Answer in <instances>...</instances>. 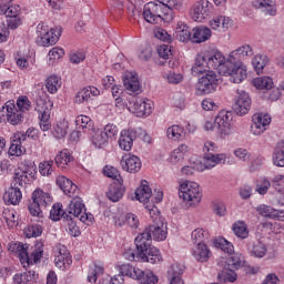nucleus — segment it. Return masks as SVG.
I'll list each match as a JSON object with an SVG mask.
<instances>
[{
	"label": "nucleus",
	"mask_w": 284,
	"mask_h": 284,
	"mask_svg": "<svg viewBox=\"0 0 284 284\" xmlns=\"http://www.w3.org/2000/svg\"><path fill=\"white\" fill-rule=\"evenodd\" d=\"M207 70H216L222 75L227 72L226 58L223 52L212 50L197 54L192 67V74H203Z\"/></svg>",
	"instance_id": "obj_1"
},
{
	"label": "nucleus",
	"mask_w": 284,
	"mask_h": 284,
	"mask_svg": "<svg viewBox=\"0 0 284 284\" xmlns=\"http://www.w3.org/2000/svg\"><path fill=\"white\" fill-rule=\"evenodd\" d=\"M32 179H34L33 168L26 166L24 169L16 170L11 187L3 195L6 203L9 205H19L21 199H23V194L19 187H26Z\"/></svg>",
	"instance_id": "obj_2"
},
{
	"label": "nucleus",
	"mask_w": 284,
	"mask_h": 284,
	"mask_svg": "<svg viewBox=\"0 0 284 284\" xmlns=\"http://www.w3.org/2000/svg\"><path fill=\"white\" fill-rule=\"evenodd\" d=\"M135 247L136 258L143 263H151V265L163 263V255L158 247L152 246V234L146 229L135 237Z\"/></svg>",
	"instance_id": "obj_3"
},
{
	"label": "nucleus",
	"mask_w": 284,
	"mask_h": 284,
	"mask_svg": "<svg viewBox=\"0 0 284 284\" xmlns=\"http://www.w3.org/2000/svg\"><path fill=\"white\" fill-rule=\"evenodd\" d=\"M10 250L16 252L20 258V263L22 265L27 263L28 266L33 265V263H39L43 257V244L38 243L33 248H31V253L28 252V244L21 243H12L10 244Z\"/></svg>",
	"instance_id": "obj_4"
},
{
	"label": "nucleus",
	"mask_w": 284,
	"mask_h": 284,
	"mask_svg": "<svg viewBox=\"0 0 284 284\" xmlns=\"http://www.w3.org/2000/svg\"><path fill=\"white\" fill-rule=\"evenodd\" d=\"M148 211L152 224H150L146 230L149 234H151V239H154L155 241H165L168 239V223H165V219L161 216V212H159L156 206H152V209H148Z\"/></svg>",
	"instance_id": "obj_5"
},
{
	"label": "nucleus",
	"mask_w": 284,
	"mask_h": 284,
	"mask_svg": "<svg viewBox=\"0 0 284 284\" xmlns=\"http://www.w3.org/2000/svg\"><path fill=\"white\" fill-rule=\"evenodd\" d=\"M165 17L172 19V10H170V8L162 1L149 2L144 6L143 18L148 23L156 24L159 21H163Z\"/></svg>",
	"instance_id": "obj_6"
},
{
	"label": "nucleus",
	"mask_w": 284,
	"mask_h": 284,
	"mask_svg": "<svg viewBox=\"0 0 284 284\" xmlns=\"http://www.w3.org/2000/svg\"><path fill=\"white\" fill-rule=\"evenodd\" d=\"M31 201L29 204L30 215L43 219V211L52 205V195L41 189H36L31 194Z\"/></svg>",
	"instance_id": "obj_7"
},
{
	"label": "nucleus",
	"mask_w": 284,
	"mask_h": 284,
	"mask_svg": "<svg viewBox=\"0 0 284 284\" xmlns=\"http://www.w3.org/2000/svg\"><path fill=\"white\" fill-rule=\"evenodd\" d=\"M274 187L276 194V201L278 205H284V175H275L272 181L264 178L262 182L257 183L256 192L261 195L267 194V190Z\"/></svg>",
	"instance_id": "obj_8"
},
{
	"label": "nucleus",
	"mask_w": 284,
	"mask_h": 284,
	"mask_svg": "<svg viewBox=\"0 0 284 284\" xmlns=\"http://www.w3.org/2000/svg\"><path fill=\"white\" fill-rule=\"evenodd\" d=\"M204 158L202 161V165L204 170H212V168H216V165H221V163H225L227 156L223 153L214 154L216 152V144L211 141H206L203 146Z\"/></svg>",
	"instance_id": "obj_9"
},
{
	"label": "nucleus",
	"mask_w": 284,
	"mask_h": 284,
	"mask_svg": "<svg viewBox=\"0 0 284 284\" xmlns=\"http://www.w3.org/2000/svg\"><path fill=\"white\" fill-rule=\"evenodd\" d=\"M179 196L183 199V201H187L189 205H196L201 203L203 193L201 192L199 183L186 181L180 185Z\"/></svg>",
	"instance_id": "obj_10"
},
{
	"label": "nucleus",
	"mask_w": 284,
	"mask_h": 284,
	"mask_svg": "<svg viewBox=\"0 0 284 284\" xmlns=\"http://www.w3.org/2000/svg\"><path fill=\"white\" fill-rule=\"evenodd\" d=\"M37 33V43L44 48H50V45H55L59 41V38L61 37V28L50 30L48 27L43 26V23H39Z\"/></svg>",
	"instance_id": "obj_11"
},
{
	"label": "nucleus",
	"mask_w": 284,
	"mask_h": 284,
	"mask_svg": "<svg viewBox=\"0 0 284 284\" xmlns=\"http://www.w3.org/2000/svg\"><path fill=\"white\" fill-rule=\"evenodd\" d=\"M216 88H219V75L214 71H207L204 75H202L196 85V94H213L216 92Z\"/></svg>",
	"instance_id": "obj_12"
},
{
	"label": "nucleus",
	"mask_w": 284,
	"mask_h": 284,
	"mask_svg": "<svg viewBox=\"0 0 284 284\" xmlns=\"http://www.w3.org/2000/svg\"><path fill=\"white\" fill-rule=\"evenodd\" d=\"M68 214L72 215L74 219H79L82 223H92V221H94V215L85 213V204H83V200L79 196L71 200Z\"/></svg>",
	"instance_id": "obj_13"
},
{
	"label": "nucleus",
	"mask_w": 284,
	"mask_h": 284,
	"mask_svg": "<svg viewBox=\"0 0 284 284\" xmlns=\"http://www.w3.org/2000/svg\"><path fill=\"white\" fill-rule=\"evenodd\" d=\"M128 110L132 114H135V116H150L152 114V101H145L142 98L133 95L129 99Z\"/></svg>",
	"instance_id": "obj_14"
},
{
	"label": "nucleus",
	"mask_w": 284,
	"mask_h": 284,
	"mask_svg": "<svg viewBox=\"0 0 284 284\" xmlns=\"http://www.w3.org/2000/svg\"><path fill=\"white\" fill-rule=\"evenodd\" d=\"M232 112L230 111H220L216 115L214 123L215 130L220 134L221 139H225V136H230L232 134Z\"/></svg>",
	"instance_id": "obj_15"
},
{
	"label": "nucleus",
	"mask_w": 284,
	"mask_h": 284,
	"mask_svg": "<svg viewBox=\"0 0 284 284\" xmlns=\"http://www.w3.org/2000/svg\"><path fill=\"white\" fill-rule=\"evenodd\" d=\"M213 8L214 6L209 0L196 1L191 9L193 21H197V23H203L205 19H210V17L212 16Z\"/></svg>",
	"instance_id": "obj_16"
},
{
	"label": "nucleus",
	"mask_w": 284,
	"mask_h": 284,
	"mask_svg": "<svg viewBox=\"0 0 284 284\" xmlns=\"http://www.w3.org/2000/svg\"><path fill=\"white\" fill-rule=\"evenodd\" d=\"M0 119L1 121H8L11 125H19L23 121V115L21 111L17 110V105L12 101H8L0 109Z\"/></svg>",
	"instance_id": "obj_17"
},
{
	"label": "nucleus",
	"mask_w": 284,
	"mask_h": 284,
	"mask_svg": "<svg viewBox=\"0 0 284 284\" xmlns=\"http://www.w3.org/2000/svg\"><path fill=\"white\" fill-rule=\"evenodd\" d=\"M250 108H252V99H250V94L243 90H237L233 104L234 112L240 116H243L250 112Z\"/></svg>",
	"instance_id": "obj_18"
},
{
	"label": "nucleus",
	"mask_w": 284,
	"mask_h": 284,
	"mask_svg": "<svg viewBox=\"0 0 284 284\" xmlns=\"http://www.w3.org/2000/svg\"><path fill=\"white\" fill-rule=\"evenodd\" d=\"M50 110H52V103L45 102L44 100L37 102V111L40 114V130L42 132H48L52 128V123H50Z\"/></svg>",
	"instance_id": "obj_19"
},
{
	"label": "nucleus",
	"mask_w": 284,
	"mask_h": 284,
	"mask_svg": "<svg viewBox=\"0 0 284 284\" xmlns=\"http://www.w3.org/2000/svg\"><path fill=\"white\" fill-rule=\"evenodd\" d=\"M222 77H230L232 83H243L247 79V65L239 64L234 67H226V72Z\"/></svg>",
	"instance_id": "obj_20"
},
{
	"label": "nucleus",
	"mask_w": 284,
	"mask_h": 284,
	"mask_svg": "<svg viewBox=\"0 0 284 284\" xmlns=\"http://www.w3.org/2000/svg\"><path fill=\"white\" fill-rule=\"evenodd\" d=\"M253 124L251 125L252 134L255 136H261L265 130H267V125L272 123V118L267 114L257 113L252 118Z\"/></svg>",
	"instance_id": "obj_21"
},
{
	"label": "nucleus",
	"mask_w": 284,
	"mask_h": 284,
	"mask_svg": "<svg viewBox=\"0 0 284 284\" xmlns=\"http://www.w3.org/2000/svg\"><path fill=\"white\" fill-rule=\"evenodd\" d=\"M21 11V7L14 6L10 9L3 10L0 9V14H4L7 17L8 28L11 30H17L21 26V19L19 18V12Z\"/></svg>",
	"instance_id": "obj_22"
},
{
	"label": "nucleus",
	"mask_w": 284,
	"mask_h": 284,
	"mask_svg": "<svg viewBox=\"0 0 284 284\" xmlns=\"http://www.w3.org/2000/svg\"><path fill=\"white\" fill-rule=\"evenodd\" d=\"M139 136V132L135 129L123 130L120 133L119 145L121 150L130 152L132 145H134V140Z\"/></svg>",
	"instance_id": "obj_23"
},
{
	"label": "nucleus",
	"mask_w": 284,
	"mask_h": 284,
	"mask_svg": "<svg viewBox=\"0 0 284 284\" xmlns=\"http://www.w3.org/2000/svg\"><path fill=\"white\" fill-rule=\"evenodd\" d=\"M54 263L55 267H59L60 270H68V267L72 265V257L65 246L57 247Z\"/></svg>",
	"instance_id": "obj_24"
},
{
	"label": "nucleus",
	"mask_w": 284,
	"mask_h": 284,
	"mask_svg": "<svg viewBox=\"0 0 284 284\" xmlns=\"http://www.w3.org/2000/svg\"><path fill=\"white\" fill-rule=\"evenodd\" d=\"M123 85L130 95L139 94L141 92V82H139V75H136V73H125Z\"/></svg>",
	"instance_id": "obj_25"
},
{
	"label": "nucleus",
	"mask_w": 284,
	"mask_h": 284,
	"mask_svg": "<svg viewBox=\"0 0 284 284\" xmlns=\"http://www.w3.org/2000/svg\"><path fill=\"white\" fill-rule=\"evenodd\" d=\"M101 91L97 87H85L81 89L74 97V103L81 105V103H88V101H92L93 97H99Z\"/></svg>",
	"instance_id": "obj_26"
},
{
	"label": "nucleus",
	"mask_w": 284,
	"mask_h": 284,
	"mask_svg": "<svg viewBox=\"0 0 284 284\" xmlns=\"http://www.w3.org/2000/svg\"><path fill=\"white\" fill-rule=\"evenodd\" d=\"M123 194H125V186H123V179H119L114 181L106 192V196L113 203H116L123 199Z\"/></svg>",
	"instance_id": "obj_27"
},
{
	"label": "nucleus",
	"mask_w": 284,
	"mask_h": 284,
	"mask_svg": "<svg viewBox=\"0 0 284 284\" xmlns=\"http://www.w3.org/2000/svg\"><path fill=\"white\" fill-rule=\"evenodd\" d=\"M120 163L122 170L131 174H136L141 170V159L136 155H124Z\"/></svg>",
	"instance_id": "obj_28"
},
{
	"label": "nucleus",
	"mask_w": 284,
	"mask_h": 284,
	"mask_svg": "<svg viewBox=\"0 0 284 284\" xmlns=\"http://www.w3.org/2000/svg\"><path fill=\"white\" fill-rule=\"evenodd\" d=\"M185 272V266L183 264L174 263L168 268L166 278L170 284H183V273Z\"/></svg>",
	"instance_id": "obj_29"
},
{
	"label": "nucleus",
	"mask_w": 284,
	"mask_h": 284,
	"mask_svg": "<svg viewBox=\"0 0 284 284\" xmlns=\"http://www.w3.org/2000/svg\"><path fill=\"white\" fill-rule=\"evenodd\" d=\"M55 183L67 196H74V194H79V186L63 175H59L55 179Z\"/></svg>",
	"instance_id": "obj_30"
},
{
	"label": "nucleus",
	"mask_w": 284,
	"mask_h": 284,
	"mask_svg": "<svg viewBox=\"0 0 284 284\" xmlns=\"http://www.w3.org/2000/svg\"><path fill=\"white\" fill-rule=\"evenodd\" d=\"M23 143H26V141L23 140V134L14 133L11 138L9 154L11 156H22V154H26V148H23Z\"/></svg>",
	"instance_id": "obj_31"
},
{
	"label": "nucleus",
	"mask_w": 284,
	"mask_h": 284,
	"mask_svg": "<svg viewBox=\"0 0 284 284\" xmlns=\"http://www.w3.org/2000/svg\"><path fill=\"white\" fill-rule=\"evenodd\" d=\"M192 32L191 41L193 43H205L212 37V30L203 26L193 28Z\"/></svg>",
	"instance_id": "obj_32"
},
{
	"label": "nucleus",
	"mask_w": 284,
	"mask_h": 284,
	"mask_svg": "<svg viewBox=\"0 0 284 284\" xmlns=\"http://www.w3.org/2000/svg\"><path fill=\"white\" fill-rule=\"evenodd\" d=\"M174 37L178 41L187 43V41H192V29L185 22H178Z\"/></svg>",
	"instance_id": "obj_33"
},
{
	"label": "nucleus",
	"mask_w": 284,
	"mask_h": 284,
	"mask_svg": "<svg viewBox=\"0 0 284 284\" xmlns=\"http://www.w3.org/2000/svg\"><path fill=\"white\" fill-rule=\"evenodd\" d=\"M253 6L270 17L276 16V0H255Z\"/></svg>",
	"instance_id": "obj_34"
},
{
	"label": "nucleus",
	"mask_w": 284,
	"mask_h": 284,
	"mask_svg": "<svg viewBox=\"0 0 284 284\" xmlns=\"http://www.w3.org/2000/svg\"><path fill=\"white\" fill-rule=\"evenodd\" d=\"M256 212L264 217L267 219H277V221H284V212L283 211H277L272 209V206H267L265 204H261L260 206L256 207Z\"/></svg>",
	"instance_id": "obj_35"
},
{
	"label": "nucleus",
	"mask_w": 284,
	"mask_h": 284,
	"mask_svg": "<svg viewBox=\"0 0 284 284\" xmlns=\"http://www.w3.org/2000/svg\"><path fill=\"white\" fill-rule=\"evenodd\" d=\"M212 253L210 252V248L206 244H196L192 252V256L199 263H207Z\"/></svg>",
	"instance_id": "obj_36"
},
{
	"label": "nucleus",
	"mask_w": 284,
	"mask_h": 284,
	"mask_svg": "<svg viewBox=\"0 0 284 284\" xmlns=\"http://www.w3.org/2000/svg\"><path fill=\"white\" fill-rule=\"evenodd\" d=\"M135 199L140 203H148L152 199V189L148 185V181H142L141 185L135 190Z\"/></svg>",
	"instance_id": "obj_37"
},
{
	"label": "nucleus",
	"mask_w": 284,
	"mask_h": 284,
	"mask_svg": "<svg viewBox=\"0 0 284 284\" xmlns=\"http://www.w3.org/2000/svg\"><path fill=\"white\" fill-rule=\"evenodd\" d=\"M135 281L141 284H156L159 283V276L152 271H143L139 268V271H136Z\"/></svg>",
	"instance_id": "obj_38"
},
{
	"label": "nucleus",
	"mask_w": 284,
	"mask_h": 284,
	"mask_svg": "<svg viewBox=\"0 0 284 284\" xmlns=\"http://www.w3.org/2000/svg\"><path fill=\"white\" fill-rule=\"evenodd\" d=\"M39 278L36 271L29 270L24 273L16 274L13 276V284H32Z\"/></svg>",
	"instance_id": "obj_39"
},
{
	"label": "nucleus",
	"mask_w": 284,
	"mask_h": 284,
	"mask_svg": "<svg viewBox=\"0 0 284 284\" xmlns=\"http://www.w3.org/2000/svg\"><path fill=\"white\" fill-rule=\"evenodd\" d=\"M210 26L212 30H217L221 32L223 30H227V28L232 26V20L227 17L219 16L210 21Z\"/></svg>",
	"instance_id": "obj_40"
},
{
	"label": "nucleus",
	"mask_w": 284,
	"mask_h": 284,
	"mask_svg": "<svg viewBox=\"0 0 284 284\" xmlns=\"http://www.w3.org/2000/svg\"><path fill=\"white\" fill-rule=\"evenodd\" d=\"M248 252L254 258H263L267 254V246L262 242L255 241L248 245Z\"/></svg>",
	"instance_id": "obj_41"
},
{
	"label": "nucleus",
	"mask_w": 284,
	"mask_h": 284,
	"mask_svg": "<svg viewBox=\"0 0 284 284\" xmlns=\"http://www.w3.org/2000/svg\"><path fill=\"white\" fill-rule=\"evenodd\" d=\"M55 165L58 168H61V170H65L70 163H72L73 158L72 154H70V151L68 149L62 150L54 159Z\"/></svg>",
	"instance_id": "obj_42"
},
{
	"label": "nucleus",
	"mask_w": 284,
	"mask_h": 284,
	"mask_svg": "<svg viewBox=\"0 0 284 284\" xmlns=\"http://www.w3.org/2000/svg\"><path fill=\"white\" fill-rule=\"evenodd\" d=\"M187 152V145L181 144L178 149H175L170 156V163L176 165V163H181L183 159H185V153Z\"/></svg>",
	"instance_id": "obj_43"
},
{
	"label": "nucleus",
	"mask_w": 284,
	"mask_h": 284,
	"mask_svg": "<svg viewBox=\"0 0 284 284\" xmlns=\"http://www.w3.org/2000/svg\"><path fill=\"white\" fill-rule=\"evenodd\" d=\"M267 63H270V59L266 55L257 54L252 60V65L257 74H263V70Z\"/></svg>",
	"instance_id": "obj_44"
},
{
	"label": "nucleus",
	"mask_w": 284,
	"mask_h": 284,
	"mask_svg": "<svg viewBox=\"0 0 284 284\" xmlns=\"http://www.w3.org/2000/svg\"><path fill=\"white\" fill-rule=\"evenodd\" d=\"M61 88V79L57 75H50L45 81V89L50 94H57Z\"/></svg>",
	"instance_id": "obj_45"
},
{
	"label": "nucleus",
	"mask_w": 284,
	"mask_h": 284,
	"mask_svg": "<svg viewBox=\"0 0 284 284\" xmlns=\"http://www.w3.org/2000/svg\"><path fill=\"white\" fill-rule=\"evenodd\" d=\"M232 230L237 239H247V236H250V231L247 230V224H245V222H235Z\"/></svg>",
	"instance_id": "obj_46"
},
{
	"label": "nucleus",
	"mask_w": 284,
	"mask_h": 284,
	"mask_svg": "<svg viewBox=\"0 0 284 284\" xmlns=\"http://www.w3.org/2000/svg\"><path fill=\"white\" fill-rule=\"evenodd\" d=\"M257 90H272L274 82L270 77L255 78L252 82Z\"/></svg>",
	"instance_id": "obj_47"
},
{
	"label": "nucleus",
	"mask_w": 284,
	"mask_h": 284,
	"mask_svg": "<svg viewBox=\"0 0 284 284\" xmlns=\"http://www.w3.org/2000/svg\"><path fill=\"white\" fill-rule=\"evenodd\" d=\"M166 136L168 139H171V141H181V139L185 136V133L183 132V128L172 125L166 130Z\"/></svg>",
	"instance_id": "obj_48"
},
{
	"label": "nucleus",
	"mask_w": 284,
	"mask_h": 284,
	"mask_svg": "<svg viewBox=\"0 0 284 284\" xmlns=\"http://www.w3.org/2000/svg\"><path fill=\"white\" fill-rule=\"evenodd\" d=\"M64 221L67 223V232H69L70 236L77 237L81 234V231L79 230L77 222L73 221L72 215L65 214Z\"/></svg>",
	"instance_id": "obj_49"
},
{
	"label": "nucleus",
	"mask_w": 284,
	"mask_h": 284,
	"mask_svg": "<svg viewBox=\"0 0 284 284\" xmlns=\"http://www.w3.org/2000/svg\"><path fill=\"white\" fill-rule=\"evenodd\" d=\"M27 239H37L43 234V227L39 224L29 225L24 229Z\"/></svg>",
	"instance_id": "obj_50"
},
{
	"label": "nucleus",
	"mask_w": 284,
	"mask_h": 284,
	"mask_svg": "<svg viewBox=\"0 0 284 284\" xmlns=\"http://www.w3.org/2000/svg\"><path fill=\"white\" fill-rule=\"evenodd\" d=\"M226 65L230 68L234 65H245L243 63V58L239 54V51L233 50L230 52L229 57L226 58Z\"/></svg>",
	"instance_id": "obj_51"
},
{
	"label": "nucleus",
	"mask_w": 284,
	"mask_h": 284,
	"mask_svg": "<svg viewBox=\"0 0 284 284\" xmlns=\"http://www.w3.org/2000/svg\"><path fill=\"white\" fill-rule=\"evenodd\" d=\"M54 161L49 160L41 162L39 164V172L42 176H52V172H54Z\"/></svg>",
	"instance_id": "obj_52"
},
{
	"label": "nucleus",
	"mask_w": 284,
	"mask_h": 284,
	"mask_svg": "<svg viewBox=\"0 0 284 284\" xmlns=\"http://www.w3.org/2000/svg\"><path fill=\"white\" fill-rule=\"evenodd\" d=\"M108 141H110V139L106 134L103 133V131H98L92 136V143L95 148H102L103 145H106Z\"/></svg>",
	"instance_id": "obj_53"
},
{
	"label": "nucleus",
	"mask_w": 284,
	"mask_h": 284,
	"mask_svg": "<svg viewBox=\"0 0 284 284\" xmlns=\"http://www.w3.org/2000/svg\"><path fill=\"white\" fill-rule=\"evenodd\" d=\"M63 205L61 204H53L50 211V220L51 221H61V219H65V212H63Z\"/></svg>",
	"instance_id": "obj_54"
},
{
	"label": "nucleus",
	"mask_w": 284,
	"mask_h": 284,
	"mask_svg": "<svg viewBox=\"0 0 284 284\" xmlns=\"http://www.w3.org/2000/svg\"><path fill=\"white\" fill-rule=\"evenodd\" d=\"M206 236L207 233H205L203 229H195L191 234L192 243H194L195 245H203V241H205Z\"/></svg>",
	"instance_id": "obj_55"
},
{
	"label": "nucleus",
	"mask_w": 284,
	"mask_h": 284,
	"mask_svg": "<svg viewBox=\"0 0 284 284\" xmlns=\"http://www.w3.org/2000/svg\"><path fill=\"white\" fill-rule=\"evenodd\" d=\"M273 163L277 168H284V142H282L280 148L275 151Z\"/></svg>",
	"instance_id": "obj_56"
},
{
	"label": "nucleus",
	"mask_w": 284,
	"mask_h": 284,
	"mask_svg": "<svg viewBox=\"0 0 284 284\" xmlns=\"http://www.w3.org/2000/svg\"><path fill=\"white\" fill-rule=\"evenodd\" d=\"M55 139H63L68 134V122H59L52 132Z\"/></svg>",
	"instance_id": "obj_57"
},
{
	"label": "nucleus",
	"mask_w": 284,
	"mask_h": 284,
	"mask_svg": "<svg viewBox=\"0 0 284 284\" xmlns=\"http://www.w3.org/2000/svg\"><path fill=\"white\" fill-rule=\"evenodd\" d=\"M229 265L232 267V270H240V267H243L245 265V257L241 254H234L229 260Z\"/></svg>",
	"instance_id": "obj_58"
},
{
	"label": "nucleus",
	"mask_w": 284,
	"mask_h": 284,
	"mask_svg": "<svg viewBox=\"0 0 284 284\" xmlns=\"http://www.w3.org/2000/svg\"><path fill=\"white\" fill-rule=\"evenodd\" d=\"M103 274V266L94 265L89 270L88 281L89 283H97L99 276Z\"/></svg>",
	"instance_id": "obj_59"
},
{
	"label": "nucleus",
	"mask_w": 284,
	"mask_h": 284,
	"mask_svg": "<svg viewBox=\"0 0 284 284\" xmlns=\"http://www.w3.org/2000/svg\"><path fill=\"white\" fill-rule=\"evenodd\" d=\"M120 270L123 276L136 280V272H139V267H134L130 264H123Z\"/></svg>",
	"instance_id": "obj_60"
},
{
	"label": "nucleus",
	"mask_w": 284,
	"mask_h": 284,
	"mask_svg": "<svg viewBox=\"0 0 284 284\" xmlns=\"http://www.w3.org/2000/svg\"><path fill=\"white\" fill-rule=\"evenodd\" d=\"M216 245L222 250V252H225V254H234V244L230 241L220 239Z\"/></svg>",
	"instance_id": "obj_61"
},
{
	"label": "nucleus",
	"mask_w": 284,
	"mask_h": 284,
	"mask_svg": "<svg viewBox=\"0 0 284 284\" xmlns=\"http://www.w3.org/2000/svg\"><path fill=\"white\" fill-rule=\"evenodd\" d=\"M103 174H104V176H108L109 179H112L113 183H114V181H119V179H123L121 176V174L119 173V170H116V168H114V166H111V168L105 166L103 169Z\"/></svg>",
	"instance_id": "obj_62"
},
{
	"label": "nucleus",
	"mask_w": 284,
	"mask_h": 284,
	"mask_svg": "<svg viewBox=\"0 0 284 284\" xmlns=\"http://www.w3.org/2000/svg\"><path fill=\"white\" fill-rule=\"evenodd\" d=\"M102 132L106 135L109 140L114 139L116 134H119V126H116V124L114 123H109L104 126Z\"/></svg>",
	"instance_id": "obj_63"
},
{
	"label": "nucleus",
	"mask_w": 284,
	"mask_h": 284,
	"mask_svg": "<svg viewBox=\"0 0 284 284\" xmlns=\"http://www.w3.org/2000/svg\"><path fill=\"white\" fill-rule=\"evenodd\" d=\"M17 105L19 111L18 112H28L30 110V108H32V103L30 102V100L28 99V97H21L18 99L17 101Z\"/></svg>",
	"instance_id": "obj_64"
}]
</instances>
